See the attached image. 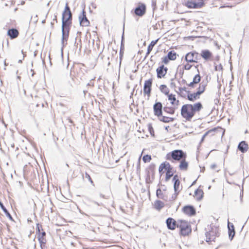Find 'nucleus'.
<instances>
[{
    "instance_id": "obj_1",
    "label": "nucleus",
    "mask_w": 249,
    "mask_h": 249,
    "mask_svg": "<svg viewBox=\"0 0 249 249\" xmlns=\"http://www.w3.org/2000/svg\"><path fill=\"white\" fill-rule=\"evenodd\" d=\"M202 108L203 106L200 102L194 104H185L182 106L180 114L186 121H191L195 114L199 112Z\"/></svg>"
},
{
    "instance_id": "obj_2",
    "label": "nucleus",
    "mask_w": 249,
    "mask_h": 249,
    "mask_svg": "<svg viewBox=\"0 0 249 249\" xmlns=\"http://www.w3.org/2000/svg\"><path fill=\"white\" fill-rule=\"evenodd\" d=\"M72 24V17L67 18L62 17V39L61 43L63 47L65 46L67 42L70 33V28Z\"/></svg>"
},
{
    "instance_id": "obj_3",
    "label": "nucleus",
    "mask_w": 249,
    "mask_h": 249,
    "mask_svg": "<svg viewBox=\"0 0 249 249\" xmlns=\"http://www.w3.org/2000/svg\"><path fill=\"white\" fill-rule=\"evenodd\" d=\"M186 157V153L182 150H175L167 154L166 159L173 161V160H180L182 159H185Z\"/></svg>"
},
{
    "instance_id": "obj_4",
    "label": "nucleus",
    "mask_w": 249,
    "mask_h": 249,
    "mask_svg": "<svg viewBox=\"0 0 249 249\" xmlns=\"http://www.w3.org/2000/svg\"><path fill=\"white\" fill-rule=\"evenodd\" d=\"M177 227L180 229V233L183 236L188 235L191 232L189 223L185 220H179L177 221Z\"/></svg>"
},
{
    "instance_id": "obj_5",
    "label": "nucleus",
    "mask_w": 249,
    "mask_h": 249,
    "mask_svg": "<svg viewBox=\"0 0 249 249\" xmlns=\"http://www.w3.org/2000/svg\"><path fill=\"white\" fill-rule=\"evenodd\" d=\"M206 241L207 242L214 241L216 237L219 236V233L217 227L213 226L211 227L210 230L206 232Z\"/></svg>"
},
{
    "instance_id": "obj_6",
    "label": "nucleus",
    "mask_w": 249,
    "mask_h": 249,
    "mask_svg": "<svg viewBox=\"0 0 249 249\" xmlns=\"http://www.w3.org/2000/svg\"><path fill=\"white\" fill-rule=\"evenodd\" d=\"M162 105L161 103L156 102L153 106L154 113L155 116L160 117L162 114Z\"/></svg>"
},
{
    "instance_id": "obj_7",
    "label": "nucleus",
    "mask_w": 249,
    "mask_h": 249,
    "mask_svg": "<svg viewBox=\"0 0 249 249\" xmlns=\"http://www.w3.org/2000/svg\"><path fill=\"white\" fill-rule=\"evenodd\" d=\"M79 18L81 26L87 27L89 25V21L86 17V13L84 10H83L82 14L79 16Z\"/></svg>"
},
{
    "instance_id": "obj_8",
    "label": "nucleus",
    "mask_w": 249,
    "mask_h": 249,
    "mask_svg": "<svg viewBox=\"0 0 249 249\" xmlns=\"http://www.w3.org/2000/svg\"><path fill=\"white\" fill-rule=\"evenodd\" d=\"M146 12V6L144 3H140L139 5L135 9V14L139 17L144 15Z\"/></svg>"
},
{
    "instance_id": "obj_9",
    "label": "nucleus",
    "mask_w": 249,
    "mask_h": 249,
    "mask_svg": "<svg viewBox=\"0 0 249 249\" xmlns=\"http://www.w3.org/2000/svg\"><path fill=\"white\" fill-rule=\"evenodd\" d=\"M152 84V79L151 78L146 80L144 84L143 93L145 94H147L148 97H149L150 95Z\"/></svg>"
},
{
    "instance_id": "obj_10",
    "label": "nucleus",
    "mask_w": 249,
    "mask_h": 249,
    "mask_svg": "<svg viewBox=\"0 0 249 249\" xmlns=\"http://www.w3.org/2000/svg\"><path fill=\"white\" fill-rule=\"evenodd\" d=\"M182 211L186 214L189 216H193L196 214V211L195 208L193 206L187 205L184 206Z\"/></svg>"
},
{
    "instance_id": "obj_11",
    "label": "nucleus",
    "mask_w": 249,
    "mask_h": 249,
    "mask_svg": "<svg viewBox=\"0 0 249 249\" xmlns=\"http://www.w3.org/2000/svg\"><path fill=\"white\" fill-rule=\"evenodd\" d=\"M167 71L168 68L164 67L163 65L158 67L156 70L158 78H161L163 77L167 73Z\"/></svg>"
},
{
    "instance_id": "obj_12",
    "label": "nucleus",
    "mask_w": 249,
    "mask_h": 249,
    "mask_svg": "<svg viewBox=\"0 0 249 249\" xmlns=\"http://www.w3.org/2000/svg\"><path fill=\"white\" fill-rule=\"evenodd\" d=\"M156 195L159 198L161 199L166 201H168V196L166 194L165 189L162 191L159 188L156 191Z\"/></svg>"
},
{
    "instance_id": "obj_13",
    "label": "nucleus",
    "mask_w": 249,
    "mask_h": 249,
    "mask_svg": "<svg viewBox=\"0 0 249 249\" xmlns=\"http://www.w3.org/2000/svg\"><path fill=\"white\" fill-rule=\"evenodd\" d=\"M166 223L168 229L170 230H174L177 227V222L172 218H168L166 219Z\"/></svg>"
},
{
    "instance_id": "obj_14",
    "label": "nucleus",
    "mask_w": 249,
    "mask_h": 249,
    "mask_svg": "<svg viewBox=\"0 0 249 249\" xmlns=\"http://www.w3.org/2000/svg\"><path fill=\"white\" fill-rule=\"evenodd\" d=\"M173 181H174V192H179L180 181L179 179V177L177 175H176L174 176L173 178Z\"/></svg>"
},
{
    "instance_id": "obj_15",
    "label": "nucleus",
    "mask_w": 249,
    "mask_h": 249,
    "mask_svg": "<svg viewBox=\"0 0 249 249\" xmlns=\"http://www.w3.org/2000/svg\"><path fill=\"white\" fill-rule=\"evenodd\" d=\"M46 234L45 231H42L38 234L37 238L41 248H42L43 246H44L46 243V239L45 237Z\"/></svg>"
},
{
    "instance_id": "obj_16",
    "label": "nucleus",
    "mask_w": 249,
    "mask_h": 249,
    "mask_svg": "<svg viewBox=\"0 0 249 249\" xmlns=\"http://www.w3.org/2000/svg\"><path fill=\"white\" fill-rule=\"evenodd\" d=\"M194 55H196V52H190L187 53L185 55V60L188 63H196V60L194 59Z\"/></svg>"
},
{
    "instance_id": "obj_17",
    "label": "nucleus",
    "mask_w": 249,
    "mask_h": 249,
    "mask_svg": "<svg viewBox=\"0 0 249 249\" xmlns=\"http://www.w3.org/2000/svg\"><path fill=\"white\" fill-rule=\"evenodd\" d=\"M228 228L229 238L231 240H232L235 235L234 228L233 224L228 222Z\"/></svg>"
},
{
    "instance_id": "obj_18",
    "label": "nucleus",
    "mask_w": 249,
    "mask_h": 249,
    "mask_svg": "<svg viewBox=\"0 0 249 249\" xmlns=\"http://www.w3.org/2000/svg\"><path fill=\"white\" fill-rule=\"evenodd\" d=\"M187 99L191 102H194L200 98V95L197 92L191 93L189 91H187Z\"/></svg>"
},
{
    "instance_id": "obj_19",
    "label": "nucleus",
    "mask_w": 249,
    "mask_h": 249,
    "mask_svg": "<svg viewBox=\"0 0 249 249\" xmlns=\"http://www.w3.org/2000/svg\"><path fill=\"white\" fill-rule=\"evenodd\" d=\"M204 4V3L202 1L196 3L193 1H187L186 5L190 8H196L202 7Z\"/></svg>"
},
{
    "instance_id": "obj_20",
    "label": "nucleus",
    "mask_w": 249,
    "mask_h": 249,
    "mask_svg": "<svg viewBox=\"0 0 249 249\" xmlns=\"http://www.w3.org/2000/svg\"><path fill=\"white\" fill-rule=\"evenodd\" d=\"M238 149L242 153H244L246 152L249 149L248 144L245 141H242L238 144Z\"/></svg>"
},
{
    "instance_id": "obj_21",
    "label": "nucleus",
    "mask_w": 249,
    "mask_h": 249,
    "mask_svg": "<svg viewBox=\"0 0 249 249\" xmlns=\"http://www.w3.org/2000/svg\"><path fill=\"white\" fill-rule=\"evenodd\" d=\"M163 169H165L166 171L168 170V169H172V167H171L169 162L165 161L164 162L162 163L159 167V173L161 175L163 173L162 170Z\"/></svg>"
},
{
    "instance_id": "obj_22",
    "label": "nucleus",
    "mask_w": 249,
    "mask_h": 249,
    "mask_svg": "<svg viewBox=\"0 0 249 249\" xmlns=\"http://www.w3.org/2000/svg\"><path fill=\"white\" fill-rule=\"evenodd\" d=\"M19 34L18 31L15 28L9 29L7 32V35L11 39L16 38Z\"/></svg>"
},
{
    "instance_id": "obj_23",
    "label": "nucleus",
    "mask_w": 249,
    "mask_h": 249,
    "mask_svg": "<svg viewBox=\"0 0 249 249\" xmlns=\"http://www.w3.org/2000/svg\"><path fill=\"white\" fill-rule=\"evenodd\" d=\"M212 55L210 51L207 50H203L201 53V56L206 60L209 59Z\"/></svg>"
},
{
    "instance_id": "obj_24",
    "label": "nucleus",
    "mask_w": 249,
    "mask_h": 249,
    "mask_svg": "<svg viewBox=\"0 0 249 249\" xmlns=\"http://www.w3.org/2000/svg\"><path fill=\"white\" fill-rule=\"evenodd\" d=\"M203 192L200 189H196L195 192V197L197 200H200L203 196Z\"/></svg>"
},
{
    "instance_id": "obj_25",
    "label": "nucleus",
    "mask_w": 249,
    "mask_h": 249,
    "mask_svg": "<svg viewBox=\"0 0 249 249\" xmlns=\"http://www.w3.org/2000/svg\"><path fill=\"white\" fill-rule=\"evenodd\" d=\"M180 160L181 161L179 165V168L180 170L182 171L187 170L188 167V163L187 161H186L185 159H182Z\"/></svg>"
},
{
    "instance_id": "obj_26",
    "label": "nucleus",
    "mask_w": 249,
    "mask_h": 249,
    "mask_svg": "<svg viewBox=\"0 0 249 249\" xmlns=\"http://www.w3.org/2000/svg\"><path fill=\"white\" fill-rule=\"evenodd\" d=\"M0 207L3 211V212L5 213L6 216L12 221H14V219L10 214V213H9V212L7 211L6 208L5 207L3 203L0 201Z\"/></svg>"
},
{
    "instance_id": "obj_27",
    "label": "nucleus",
    "mask_w": 249,
    "mask_h": 249,
    "mask_svg": "<svg viewBox=\"0 0 249 249\" xmlns=\"http://www.w3.org/2000/svg\"><path fill=\"white\" fill-rule=\"evenodd\" d=\"M164 206V204L160 200H157L154 202V208L158 211L160 210Z\"/></svg>"
},
{
    "instance_id": "obj_28",
    "label": "nucleus",
    "mask_w": 249,
    "mask_h": 249,
    "mask_svg": "<svg viewBox=\"0 0 249 249\" xmlns=\"http://www.w3.org/2000/svg\"><path fill=\"white\" fill-rule=\"evenodd\" d=\"M67 16H69L70 17H72V14L71 13L70 8L68 6V3H67L66 4L65 10L62 13V17H66Z\"/></svg>"
},
{
    "instance_id": "obj_29",
    "label": "nucleus",
    "mask_w": 249,
    "mask_h": 249,
    "mask_svg": "<svg viewBox=\"0 0 249 249\" xmlns=\"http://www.w3.org/2000/svg\"><path fill=\"white\" fill-rule=\"evenodd\" d=\"M158 40H159V39L155 40H152L151 42V43H150V44L148 45V46L147 47V51L146 56H147L149 54V53L152 50L154 46L157 44Z\"/></svg>"
},
{
    "instance_id": "obj_30",
    "label": "nucleus",
    "mask_w": 249,
    "mask_h": 249,
    "mask_svg": "<svg viewBox=\"0 0 249 249\" xmlns=\"http://www.w3.org/2000/svg\"><path fill=\"white\" fill-rule=\"evenodd\" d=\"M167 56L170 60H175L177 58V53L174 51H171L168 52Z\"/></svg>"
},
{
    "instance_id": "obj_31",
    "label": "nucleus",
    "mask_w": 249,
    "mask_h": 249,
    "mask_svg": "<svg viewBox=\"0 0 249 249\" xmlns=\"http://www.w3.org/2000/svg\"><path fill=\"white\" fill-rule=\"evenodd\" d=\"M160 89L161 92L165 94V95H168L169 92V89L165 85H161L160 86Z\"/></svg>"
},
{
    "instance_id": "obj_32",
    "label": "nucleus",
    "mask_w": 249,
    "mask_h": 249,
    "mask_svg": "<svg viewBox=\"0 0 249 249\" xmlns=\"http://www.w3.org/2000/svg\"><path fill=\"white\" fill-rule=\"evenodd\" d=\"M206 85L202 83H201L199 85V88L197 89V91H196L198 94L200 95L202 94L205 89Z\"/></svg>"
},
{
    "instance_id": "obj_33",
    "label": "nucleus",
    "mask_w": 249,
    "mask_h": 249,
    "mask_svg": "<svg viewBox=\"0 0 249 249\" xmlns=\"http://www.w3.org/2000/svg\"><path fill=\"white\" fill-rule=\"evenodd\" d=\"M197 70L198 73L196 74L194 76V77L193 78V83H195L196 84L200 82V79H201V77L199 74L198 69H197Z\"/></svg>"
},
{
    "instance_id": "obj_34",
    "label": "nucleus",
    "mask_w": 249,
    "mask_h": 249,
    "mask_svg": "<svg viewBox=\"0 0 249 249\" xmlns=\"http://www.w3.org/2000/svg\"><path fill=\"white\" fill-rule=\"evenodd\" d=\"M163 110L169 114H174L175 113V109L173 107H164Z\"/></svg>"
},
{
    "instance_id": "obj_35",
    "label": "nucleus",
    "mask_w": 249,
    "mask_h": 249,
    "mask_svg": "<svg viewBox=\"0 0 249 249\" xmlns=\"http://www.w3.org/2000/svg\"><path fill=\"white\" fill-rule=\"evenodd\" d=\"M173 175V174L172 173V169H168V170H166V178L165 180L166 181H168Z\"/></svg>"
},
{
    "instance_id": "obj_36",
    "label": "nucleus",
    "mask_w": 249,
    "mask_h": 249,
    "mask_svg": "<svg viewBox=\"0 0 249 249\" xmlns=\"http://www.w3.org/2000/svg\"><path fill=\"white\" fill-rule=\"evenodd\" d=\"M168 100L171 101V103L173 105H175V102L176 101L175 95L172 94H168Z\"/></svg>"
},
{
    "instance_id": "obj_37",
    "label": "nucleus",
    "mask_w": 249,
    "mask_h": 249,
    "mask_svg": "<svg viewBox=\"0 0 249 249\" xmlns=\"http://www.w3.org/2000/svg\"><path fill=\"white\" fill-rule=\"evenodd\" d=\"M179 193V192H175L174 194H173L172 195L171 197H170V198L168 197L167 201L171 202V201H173L175 200L176 199L177 196H178Z\"/></svg>"
},
{
    "instance_id": "obj_38",
    "label": "nucleus",
    "mask_w": 249,
    "mask_h": 249,
    "mask_svg": "<svg viewBox=\"0 0 249 249\" xmlns=\"http://www.w3.org/2000/svg\"><path fill=\"white\" fill-rule=\"evenodd\" d=\"M82 176H83V178H85L86 179H87L90 182L91 185H92L93 186L94 185V182H93V180H92L90 176L87 172L85 173V176H84L83 175H82Z\"/></svg>"
},
{
    "instance_id": "obj_39",
    "label": "nucleus",
    "mask_w": 249,
    "mask_h": 249,
    "mask_svg": "<svg viewBox=\"0 0 249 249\" xmlns=\"http://www.w3.org/2000/svg\"><path fill=\"white\" fill-rule=\"evenodd\" d=\"M151 160V157L150 155H145L143 156L142 158V160L144 161V162H150Z\"/></svg>"
},
{
    "instance_id": "obj_40",
    "label": "nucleus",
    "mask_w": 249,
    "mask_h": 249,
    "mask_svg": "<svg viewBox=\"0 0 249 249\" xmlns=\"http://www.w3.org/2000/svg\"><path fill=\"white\" fill-rule=\"evenodd\" d=\"M159 120L164 123H169V117L161 115L159 117Z\"/></svg>"
},
{
    "instance_id": "obj_41",
    "label": "nucleus",
    "mask_w": 249,
    "mask_h": 249,
    "mask_svg": "<svg viewBox=\"0 0 249 249\" xmlns=\"http://www.w3.org/2000/svg\"><path fill=\"white\" fill-rule=\"evenodd\" d=\"M147 126H148V131H149V133H150V134L152 136H154V129L152 126V124H148Z\"/></svg>"
},
{
    "instance_id": "obj_42",
    "label": "nucleus",
    "mask_w": 249,
    "mask_h": 249,
    "mask_svg": "<svg viewBox=\"0 0 249 249\" xmlns=\"http://www.w3.org/2000/svg\"><path fill=\"white\" fill-rule=\"evenodd\" d=\"M124 52L123 51V49H120V64H121V62H122V60L123 59V55H124Z\"/></svg>"
},
{
    "instance_id": "obj_43",
    "label": "nucleus",
    "mask_w": 249,
    "mask_h": 249,
    "mask_svg": "<svg viewBox=\"0 0 249 249\" xmlns=\"http://www.w3.org/2000/svg\"><path fill=\"white\" fill-rule=\"evenodd\" d=\"M169 59L167 58V56L162 58V62L165 64H167L169 63Z\"/></svg>"
},
{
    "instance_id": "obj_44",
    "label": "nucleus",
    "mask_w": 249,
    "mask_h": 249,
    "mask_svg": "<svg viewBox=\"0 0 249 249\" xmlns=\"http://www.w3.org/2000/svg\"><path fill=\"white\" fill-rule=\"evenodd\" d=\"M192 65H190L189 64H185L184 67H183V69L186 70H189L191 69V68H192Z\"/></svg>"
},
{
    "instance_id": "obj_45",
    "label": "nucleus",
    "mask_w": 249,
    "mask_h": 249,
    "mask_svg": "<svg viewBox=\"0 0 249 249\" xmlns=\"http://www.w3.org/2000/svg\"><path fill=\"white\" fill-rule=\"evenodd\" d=\"M214 69H215V71H217L222 70L223 68H222V66L221 64H220L219 65L215 66Z\"/></svg>"
},
{
    "instance_id": "obj_46",
    "label": "nucleus",
    "mask_w": 249,
    "mask_h": 249,
    "mask_svg": "<svg viewBox=\"0 0 249 249\" xmlns=\"http://www.w3.org/2000/svg\"><path fill=\"white\" fill-rule=\"evenodd\" d=\"M174 81V79H171V87L172 88H176V84L175 83L173 82Z\"/></svg>"
},
{
    "instance_id": "obj_47",
    "label": "nucleus",
    "mask_w": 249,
    "mask_h": 249,
    "mask_svg": "<svg viewBox=\"0 0 249 249\" xmlns=\"http://www.w3.org/2000/svg\"><path fill=\"white\" fill-rule=\"evenodd\" d=\"M179 73L181 77H182L183 76V74H184V69L183 68L182 70H181V69L179 70Z\"/></svg>"
},
{
    "instance_id": "obj_48",
    "label": "nucleus",
    "mask_w": 249,
    "mask_h": 249,
    "mask_svg": "<svg viewBox=\"0 0 249 249\" xmlns=\"http://www.w3.org/2000/svg\"><path fill=\"white\" fill-rule=\"evenodd\" d=\"M178 89H179L180 92H181L182 91H186V88H185V87H183V88L179 87L178 88Z\"/></svg>"
},
{
    "instance_id": "obj_49",
    "label": "nucleus",
    "mask_w": 249,
    "mask_h": 249,
    "mask_svg": "<svg viewBox=\"0 0 249 249\" xmlns=\"http://www.w3.org/2000/svg\"><path fill=\"white\" fill-rule=\"evenodd\" d=\"M208 132H206L202 136V138H201V142H203L204 138H205V137L208 135Z\"/></svg>"
},
{
    "instance_id": "obj_50",
    "label": "nucleus",
    "mask_w": 249,
    "mask_h": 249,
    "mask_svg": "<svg viewBox=\"0 0 249 249\" xmlns=\"http://www.w3.org/2000/svg\"><path fill=\"white\" fill-rule=\"evenodd\" d=\"M198 54L196 52V55H194V59L196 60L197 62V60L198 59Z\"/></svg>"
},
{
    "instance_id": "obj_51",
    "label": "nucleus",
    "mask_w": 249,
    "mask_h": 249,
    "mask_svg": "<svg viewBox=\"0 0 249 249\" xmlns=\"http://www.w3.org/2000/svg\"><path fill=\"white\" fill-rule=\"evenodd\" d=\"M195 83H193V81L191 82L190 84H188V86L190 87H194Z\"/></svg>"
},
{
    "instance_id": "obj_52",
    "label": "nucleus",
    "mask_w": 249,
    "mask_h": 249,
    "mask_svg": "<svg viewBox=\"0 0 249 249\" xmlns=\"http://www.w3.org/2000/svg\"><path fill=\"white\" fill-rule=\"evenodd\" d=\"M216 166V165L215 164H213L211 165V168L213 169H214Z\"/></svg>"
},
{
    "instance_id": "obj_53",
    "label": "nucleus",
    "mask_w": 249,
    "mask_h": 249,
    "mask_svg": "<svg viewBox=\"0 0 249 249\" xmlns=\"http://www.w3.org/2000/svg\"><path fill=\"white\" fill-rule=\"evenodd\" d=\"M141 158L140 157L138 162V168L140 166Z\"/></svg>"
},
{
    "instance_id": "obj_54",
    "label": "nucleus",
    "mask_w": 249,
    "mask_h": 249,
    "mask_svg": "<svg viewBox=\"0 0 249 249\" xmlns=\"http://www.w3.org/2000/svg\"><path fill=\"white\" fill-rule=\"evenodd\" d=\"M37 230L36 232H37V233L38 232V233L39 234V233H41V232H40V230L39 228V226H38V224L37 225Z\"/></svg>"
},
{
    "instance_id": "obj_55",
    "label": "nucleus",
    "mask_w": 249,
    "mask_h": 249,
    "mask_svg": "<svg viewBox=\"0 0 249 249\" xmlns=\"http://www.w3.org/2000/svg\"><path fill=\"white\" fill-rule=\"evenodd\" d=\"M93 202H94V203L97 204L98 206H101L102 205V203H99L98 202H96V201H93Z\"/></svg>"
},
{
    "instance_id": "obj_56",
    "label": "nucleus",
    "mask_w": 249,
    "mask_h": 249,
    "mask_svg": "<svg viewBox=\"0 0 249 249\" xmlns=\"http://www.w3.org/2000/svg\"><path fill=\"white\" fill-rule=\"evenodd\" d=\"M100 196L101 197H102V198H105V195H103V194H100Z\"/></svg>"
},
{
    "instance_id": "obj_57",
    "label": "nucleus",
    "mask_w": 249,
    "mask_h": 249,
    "mask_svg": "<svg viewBox=\"0 0 249 249\" xmlns=\"http://www.w3.org/2000/svg\"><path fill=\"white\" fill-rule=\"evenodd\" d=\"M174 119L173 118H170L169 117V122H173L174 121Z\"/></svg>"
},
{
    "instance_id": "obj_58",
    "label": "nucleus",
    "mask_w": 249,
    "mask_h": 249,
    "mask_svg": "<svg viewBox=\"0 0 249 249\" xmlns=\"http://www.w3.org/2000/svg\"><path fill=\"white\" fill-rule=\"evenodd\" d=\"M123 49V51H124V45L122 43L121 44V46L120 49Z\"/></svg>"
},
{
    "instance_id": "obj_59",
    "label": "nucleus",
    "mask_w": 249,
    "mask_h": 249,
    "mask_svg": "<svg viewBox=\"0 0 249 249\" xmlns=\"http://www.w3.org/2000/svg\"><path fill=\"white\" fill-rule=\"evenodd\" d=\"M181 82H182V83L183 84H186V81L185 80H184V79H183Z\"/></svg>"
},
{
    "instance_id": "obj_60",
    "label": "nucleus",
    "mask_w": 249,
    "mask_h": 249,
    "mask_svg": "<svg viewBox=\"0 0 249 249\" xmlns=\"http://www.w3.org/2000/svg\"><path fill=\"white\" fill-rule=\"evenodd\" d=\"M152 4H153V5H156V1L152 0Z\"/></svg>"
},
{
    "instance_id": "obj_61",
    "label": "nucleus",
    "mask_w": 249,
    "mask_h": 249,
    "mask_svg": "<svg viewBox=\"0 0 249 249\" xmlns=\"http://www.w3.org/2000/svg\"><path fill=\"white\" fill-rule=\"evenodd\" d=\"M69 122L70 123H72V120L71 119H69Z\"/></svg>"
},
{
    "instance_id": "obj_62",
    "label": "nucleus",
    "mask_w": 249,
    "mask_h": 249,
    "mask_svg": "<svg viewBox=\"0 0 249 249\" xmlns=\"http://www.w3.org/2000/svg\"><path fill=\"white\" fill-rule=\"evenodd\" d=\"M169 127V126L165 127V129L168 131V129Z\"/></svg>"
},
{
    "instance_id": "obj_63",
    "label": "nucleus",
    "mask_w": 249,
    "mask_h": 249,
    "mask_svg": "<svg viewBox=\"0 0 249 249\" xmlns=\"http://www.w3.org/2000/svg\"><path fill=\"white\" fill-rule=\"evenodd\" d=\"M195 182H196V180H195V181H194L193 182V183L192 184V185H193L195 183Z\"/></svg>"
},
{
    "instance_id": "obj_64",
    "label": "nucleus",
    "mask_w": 249,
    "mask_h": 249,
    "mask_svg": "<svg viewBox=\"0 0 249 249\" xmlns=\"http://www.w3.org/2000/svg\"><path fill=\"white\" fill-rule=\"evenodd\" d=\"M18 62H19V63H21V62H22V61H21V60H19L18 61Z\"/></svg>"
}]
</instances>
